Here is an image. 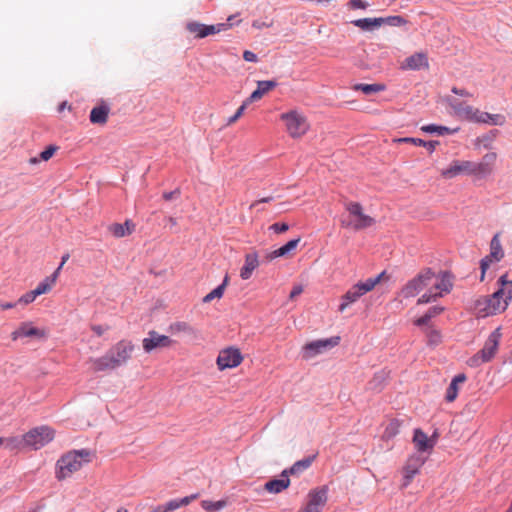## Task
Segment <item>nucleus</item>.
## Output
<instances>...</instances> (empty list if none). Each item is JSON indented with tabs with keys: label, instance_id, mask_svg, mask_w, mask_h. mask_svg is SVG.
Listing matches in <instances>:
<instances>
[{
	"label": "nucleus",
	"instance_id": "obj_1",
	"mask_svg": "<svg viewBox=\"0 0 512 512\" xmlns=\"http://www.w3.org/2000/svg\"><path fill=\"white\" fill-rule=\"evenodd\" d=\"M499 288L488 296H481L475 300L474 311L478 317H487L502 313L512 300V281L507 279V274L498 279Z\"/></svg>",
	"mask_w": 512,
	"mask_h": 512
},
{
	"label": "nucleus",
	"instance_id": "obj_2",
	"mask_svg": "<svg viewBox=\"0 0 512 512\" xmlns=\"http://www.w3.org/2000/svg\"><path fill=\"white\" fill-rule=\"evenodd\" d=\"M135 346L131 341L120 340L105 355L89 360L93 372L115 370L126 364L132 357Z\"/></svg>",
	"mask_w": 512,
	"mask_h": 512
},
{
	"label": "nucleus",
	"instance_id": "obj_3",
	"mask_svg": "<svg viewBox=\"0 0 512 512\" xmlns=\"http://www.w3.org/2000/svg\"><path fill=\"white\" fill-rule=\"evenodd\" d=\"M89 450H73L63 455L57 461V478L65 479L79 471L82 466L91 461Z\"/></svg>",
	"mask_w": 512,
	"mask_h": 512
},
{
	"label": "nucleus",
	"instance_id": "obj_4",
	"mask_svg": "<svg viewBox=\"0 0 512 512\" xmlns=\"http://www.w3.org/2000/svg\"><path fill=\"white\" fill-rule=\"evenodd\" d=\"M280 120L284 123L287 134L293 139L302 138L310 129L307 117L297 109L282 113Z\"/></svg>",
	"mask_w": 512,
	"mask_h": 512
},
{
	"label": "nucleus",
	"instance_id": "obj_5",
	"mask_svg": "<svg viewBox=\"0 0 512 512\" xmlns=\"http://www.w3.org/2000/svg\"><path fill=\"white\" fill-rule=\"evenodd\" d=\"M501 337V329H495L485 341L483 348L467 360V365L477 368L484 363L490 362L498 351Z\"/></svg>",
	"mask_w": 512,
	"mask_h": 512
},
{
	"label": "nucleus",
	"instance_id": "obj_6",
	"mask_svg": "<svg viewBox=\"0 0 512 512\" xmlns=\"http://www.w3.org/2000/svg\"><path fill=\"white\" fill-rule=\"evenodd\" d=\"M453 287L452 275L449 272H441L436 281H432V287L417 300V304H426L436 301L437 298L447 294Z\"/></svg>",
	"mask_w": 512,
	"mask_h": 512
},
{
	"label": "nucleus",
	"instance_id": "obj_7",
	"mask_svg": "<svg viewBox=\"0 0 512 512\" xmlns=\"http://www.w3.org/2000/svg\"><path fill=\"white\" fill-rule=\"evenodd\" d=\"M435 273L431 268L421 270L414 278L406 283L401 290L404 298H412L418 295L423 289L432 284Z\"/></svg>",
	"mask_w": 512,
	"mask_h": 512
},
{
	"label": "nucleus",
	"instance_id": "obj_8",
	"mask_svg": "<svg viewBox=\"0 0 512 512\" xmlns=\"http://www.w3.org/2000/svg\"><path fill=\"white\" fill-rule=\"evenodd\" d=\"M24 436L29 449L39 450L54 439L55 431L43 425L29 430Z\"/></svg>",
	"mask_w": 512,
	"mask_h": 512
},
{
	"label": "nucleus",
	"instance_id": "obj_9",
	"mask_svg": "<svg viewBox=\"0 0 512 512\" xmlns=\"http://www.w3.org/2000/svg\"><path fill=\"white\" fill-rule=\"evenodd\" d=\"M425 462L426 458L416 453L407 458L401 470L403 476L401 484L402 489L407 488L411 484L414 477L420 473Z\"/></svg>",
	"mask_w": 512,
	"mask_h": 512
},
{
	"label": "nucleus",
	"instance_id": "obj_10",
	"mask_svg": "<svg viewBox=\"0 0 512 512\" xmlns=\"http://www.w3.org/2000/svg\"><path fill=\"white\" fill-rule=\"evenodd\" d=\"M504 258V250L502 248L500 233H496L490 242V253L480 262L481 276L480 280L485 279V273L492 262H499Z\"/></svg>",
	"mask_w": 512,
	"mask_h": 512
},
{
	"label": "nucleus",
	"instance_id": "obj_11",
	"mask_svg": "<svg viewBox=\"0 0 512 512\" xmlns=\"http://www.w3.org/2000/svg\"><path fill=\"white\" fill-rule=\"evenodd\" d=\"M440 174L444 179H453L459 175L477 176L475 162L468 160H454L447 168L442 169Z\"/></svg>",
	"mask_w": 512,
	"mask_h": 512
},
{
	"label": "nucleus",
	"instance_id": "obj_12",
	"mask_svg": "<svg viewBox=\"0 0 512 512\" xmlns=\"http://www.w3.org/2000/svg\"><path fill=\"white\" fill-rule=\"evenodd\" d=\"M346 210L350 213L354 220L349 225L355 230H362L374 224V219L364 214L363 207L358 202H348L345 204Z\"/></svg>",
	"mask_w": 512,
	"mask_h": 512
},
{
	"label": "nucleus",
	"instance_id": "obj_13",
	"mask_svg": "<svg viewBox=\"0 0 512 512\" xmlns=\"http://www.w3.org/2000/svg\"><path fill=\"white\" fill-rule=\"evenodd\" d=\"M339 341V337H332L309 342L303 347V358L306 360L311 359L323 351L337 346Z\"/></svg>",
	"mask_w": 512,
	"mask_h": 512
},
{
	"label": "nucleus",
	"instance_id": "obj_14",
	"mask_svg": "<svg viewBox=\"0 0 512 512\" xmlns=\"http://www.w3.org/2000/svg\"><path fill=\"white\" fill-rule=\"evenodd\" d=\"M243 356L238 348L229 347L220 351L217 365L220 370L235 368L241 364Z\"/></svg>",
	"mask_w": 512,
	"mask_h": 512
},
{
	"label": "nucleus",
	"instance_id": "obj_15",
	"mask_svg": "<svg viewBox=\"0 0 512 512\" xmlns=\"http://www.w3.org/2000/svg\"><path fill=\"white\" fill-rule=\"evenodd\" d=\"M327 502V488L322 487L309 492L308 502L299 512H321Z\"/></svg>",
	"mask_w": 512,
	"mask_h": 512
},
{
	"label": "nucleus",
	"instance_id": "obj_16",
	"mask_svg": "<svg viewBox=\"0 0 512 512\" xmlns=\"http://www.w3.org/2000/svg\"><path fill=\"white\" fill-rule=\"evenodd\" d=\"M233 16H230L225 23H218L214 25H205L194 22V37L205 38L210 35H214L223 31H226L232 27L231 20Z\"/></svg>",
	"mask_w": 512,
	"mask_h": 512
},
{
	"label": "nucleus",
	"instance_id": "obj_17",
	"mask_svg": "<svg viewBox=\"0 0 512 512\" xmlns=\"http://www.w3.org/2000/svg\"><path fill=\"white\" fill-rule=\"evenodd\" d=\"M173 341L165 335H161L155 331H150L148 337L142 341L143 349L145 352L150 353L158 348H165L171 346Z\"/></svg>",
	"mask_w": 512,
	"mask_h": 512
},
{
	"label": "nucleus",
	"instance_id": "obj_18",
	"mask_svg": "<svg viewBox=\"0 0 512 512\" xmlns=\"http://www.w3.org/2000/svg\"><path fill=\"white\" fill-rule=\"evenodd\" d=\"M469 121L501 126L505 123V117L501 114H490L488 112L481 111L478 108H474Z\"/></svg>",
	"mask_w": 512,
	"mask_h": 512
},
{
	"label": "nucleus",
	"instance_id": "obj_19",
	"mask_svg": "<svg viewBox=\"0 0 512 512\" xmlns=\"http://www.w3.org/2000/svg\"><path fill=\"white\" fill-rule=\"evenodd\" d=\"M497 160V153H486L480 162L475 163L477 176H486L492 173Z\"/></svg>",
	"mask_w": 512,
	"mask_h": 512
},
{
	"label": "nucleus",
	"instance_id": "obj_20",
	"mask_svg": "<svg viewBox=\"0 0 512 512\" xmlns=\"http://www.w3.org/2000/svg\"><path fill=\"white\" fill-rule=\"evenodd\" d=\"M45 336L44 331L34 327L31 323L24 322L22 323L15 331L12 332L11 338L13 340H17L21 337H39L42 338Z\"/></svg>",
	"mask_w": 512,
	"mask_h": 512
},
{
	"label": "nucleus",
	"instance_id": "obj_21",
	"mask_svg": "<svg viewBox=\"0 0 512 512\" xmlns=\"http://www.w3.org/2000/svg\"><path fill=\"white\" fill-rule=\"evenodd\" d=\"M290 485V479L288 478V471L284 470L281 474V479H272L268 481L264 485V489L272 494H277L285 489H287Z\"/></svg>",
	"mask_w": 512,
	"mask_h": 512
},
{
	"label": "nucleus",
	"instance_id": "obj_22",
	"mask_svg": "<svg viewBox=\"0 0 512 512\" xmlns=\"http://www.w3.org/2000/svg\"><path fill=\"white\" fill-rule=\"evenodd\" d=\"M423 67H428V58L425 53H415L407 57L402 64V69L419 70Z\"/></svg>",
	"mask_w": 512,
	"mask_h": 512
},
{
	"label": "nucleus",
	"instance_id": "obj_23",
	"mask_svg": "<svg viewBox=\"0 0 512 512\" xmlns=\"http://www.w3.org/2000/svg\"><path fill=\"white\" fill-rule=\"evenodd\" d=\"M413 444L418 452L432 450L434 442L420 428L414 430Z\"/></svg>",
	"mask_w": 512,
	"mask_h": 512
},
{
	"label": "nucleus",
	"instance_id": "obj_24",
	"mask_svg": "<svg viewBox=\"0 0 512 512\" xmlns=\"http://www.w3.org/2000/svg\"><path fill=\"white\" fill-rule=\"evenodd\" d=\"M259 266V257L256 252L248 253L245 256V263L240 270V277L247 280L252 276L253 271Z\"/></svg>",
	"mask_w": 512,
	"mask_h": 512
},
{
	"label": "nucleus",
	"instance_id": "obj_25",
	"mask_svg": "<svg viewBox=\"0 0 512 512\" xmlns=\"http://www.w3.org/2000/svg\"><path fill=\"white\" fill-rule=\"evenodd\" d=\"M135 230V224L131 220H126L124 224L112 223L108 231L116 238H122L131 235Z\"/></svg>",
	"mask_w": 512,
	"mask_h": 512
},
{
	"label": "nucleus",
	"instance_id": "obj_26",
	"mask_svg": "<svg viewBox=\"0 0 512 512\" xmlns=\"http://www.w3.org/2000/svg\"><path fill=\"white\" fill-rule=\"evenodd\" d=\"M277 86V82L273 80L258 81L257 89L253 91L250 97L247 99L250 103L260 100L265 94L274 89Z\"/></svg>",
	"mask_w": 512,
	"mask_h": 512
},
{
	"label": "nucleus",
	"instance_id": "obj_27",
	"mask_svg": "<svg viewBox=\"0 0 512 512\" xmlns=\"http://www.w3.org/2000/svg\"><path fill=\"white\" fill-rule=\"evenodd\" d=\"M299 242H300V238L290 240L289 242H287L282 247H280V248L272 251L271 253H269L267 255V259L268 260H273L275 258L285 257V256H289V255L293 254V252L296 250Z\"/></svg>",
	"mask_w": 512,
	"mask_h": 512
},
{
	"label": "nucleus",
	"instance_id": "obj_28",
	"mask_svg": "<svg viewBox=\"0 0 512 512\" xmlns=\"http://www.w3.org/2000/svg\"><path fill=\"white\" fill-rule=\"evenodd\" d=\"M364 294L356 285L352 286L341 298L339 312H344L352 303L356 302Z\"/></svg>",
	"mask_w": 512,
	"mask_h": 512
},
{
	"label": "nucleus",
	"instance_id": "obj_29",
	"mask_svg": "<svg viewBox=\"0 0 512 512\" xmlns=\"http://www.w3.org/2000/svg\"><path fill=\"white\" fill-rule=\"evenodd\" d=\"M465 381H466L465 374H458L452 379L450 385L448 386V388L446 390V394H445V399L447 402H453L457 398L458 392H459V386L461 384H463Z\"/></svg>",
	"mask_w": 512,
	"mask_h": 512
},
{
	"label": "nucleus",
	"instance_id": "obj_30",
	"mask_svg": "<svg viewBox=\"0 0 512 512\" xmlns=\"http://www.w3.org/2000/svg\"><path fill=\"white\" fill-rule=\"evenodd\" d=\"M354 26L363 31H373L383 25L382 17L379 18H362L351 22Z\"/></svg>",
	"mask_w": 512,
	"mask_h": 512
},
{
	"label": "nucleus",
	"instance_id": "obj_31",
	"mask_svg": "<svg viewBox=\"0 0 512 512\" xmlns=\"http://www.w3.org/2000/svg\"><path fill=\"white\" fill-rule=\"evenodd\" d=\"M109 107L107 105H100L94 107L90 112V121L93 124L104 125L108 120Z\"/></svg>",
	"mask_w": 512,
	"mask_h": 512
},
{
	"label": "nucleus",
	"instance_id": "obj_32",
	"mask_svg": "<svg viewBox=\"0 0 512 512\" xmlns=\"http://www.w3.org/2000/svg\"><path fill=\"white\" fill-rule=\"evenodd\" d=\"M398 143H411L416 146H423L428 149L430 153H433L436 146L439 145L438 141H424L420 138H411V137H404V138H398L394 140Z\"/></svg>",
	"mask_w": 512,
	"mask_h": 512
},
{
	"label": "nucleus",
	"instance_id": "obj_33",
	"mask_svg": "<svg viewBox=\"0 0 512 512\" xmlns=\"http://www.w3.org/2000/svg\"><path fill=\"white\" fill-rule=\"evenodd\" d=\"M3 445H5V448L10 451H20L28 448L24 435L21 437L12 436L4 438Z\"/></svg>",
	"mask_w": 512,
	"mask_h": 512
},
{
	"label": "nucleus",
	"instance_id": "obj_34",
	"mask_svg": "<svg viewBox=\"0 0 512 512\" xmlns=\"http://www.w3.org/2000/svg\"><path fill=\"white\" fill-rule=\"evenodd\" d=\"M228 282H229V278L226 275L224 277L222 284H220L218 287H216L210 293H208L206 296L203 297V299H202L203 303H210L211 301H213L215 299H217V300L221 299L223 297L225 289L228 285Z\"/></svg>",
	"mask_w": 512,
	"mask_h": 512
},
{
	"label": "nucleus",
	"instance_id": "obj_35",
	"mask_svg": "<svg viewBox=\"0 0 512 512\" xmlns=\"http://www.w3.org/2000/svg\"><path fill=\"white\" fill-rule=\"evenodd\" d=\"M401 424V421L398 419L390 420L385 427L382 438L386 441L393 439L400 432Z\"/></svg>",
	"mask_w": 512,
	"mask_h": 512
},
{
	"label": "nucleus",
	"instance_id": "obj_36",
	"mask_svg": "<svg viewBox=\"0 0 512 512\" xmlns=\"http://www.w3.org/2000/svg\"><path fill=\"white\" fill-rule=\"evenodd\" d=\"M385 276V272H381L379 275H377L374 278H368L364 282H359L355 284L358 288H360L361 292L363 294H366L367 292H370L375 288V286L381 281V279Z\"/></svg>",
	"mask_w": 512,
	"mask_h": 512
},
{
	"label": "nucleus",
	"instance_id": "obj_37",
	"mask_svg": "<svg viewBox=\"0 0 512 512\" xmlns=\"http://www.w3.org/2000/svg\"><path fill=\"white\" fill-rule=\"evenodd\" d=\"M494 139L495 134L492 132L481 135L474 140V147L475 149H490L492 147Z\"/></svg>",
	"mask_w": 512,
	"mask_h": 512
},
{
	"label": "nucleus",
	"instance_id": "obj_38",
	"mask_svg": "<svg viewBox=\"0 0 512 512\" xmlns=\"http://www.w3.org/2000/svg\"><path fill=\"white\" fill-rule=\"evenodd\" d=\"M353 89L356 90V91H361V92H363L366 95H369V94H372V93H378V92L384 91L385 90V85L384 84H379V83H375V84L360 83V84H356L353 87Z\"/></svg>",
	"mask_w": 512,
	"mask_h": 512
},
{
	"label": "nucleus",
	"instance_id": "obj_39",
	"mask_svg": "<svg viewBox=\"0 0 512 512\" xmlns=\"http://www.w3.org/2000/svg\"><path fill=\"white\" fill-rule=\"evenodd\" d=\"M421 131L426 133H437L439 135L453 134L458 131V128L451 129L446 126H440L435 124L424 125L421 127Z\"/></svg>",
	"mask_w": 512,
	"mask_h": 512
},
{
	"label": "nucleus",
	"instance_id": "obj_40",
	"mask_svg": "<svg viewBox=\"0 0 512 512\" xmlns=\"http://www.w3.org/2000/svg\"><path fill=\"white\" fill-rule=\"evenodd\" d=\"M315 455L313 456H310V457H307L305 459H302V460H299L297 462H295L293 464V466L287 470L288 471V474H298L304 470H306L307 468H309L312 464V462L314 461L315 459Z\"/></svg>",
	"mask_w": 512,
	"mask_h": 512
},
{
	"label": "nucleus",
	"instance_id": "obj_41",
	"mask_svg": "<svg viewBox=\"0 0 512 512\" xmlns=\"http://www.w3.org/2000/svg\"><path fill=\"white\" fill-rule=\"evenodd\" d=\"M192 496H185L183 498L172 499L166 503V509L168 512H172L180 507L187 506L191 503Z\"/></svg>",
	"mask_w": 512,
	"mask_h": 512
},
{
	"label": "nucleus",
	"instance_id": "obj_42",
	"mask_svg": "<svg viewBox=\"0 0 512 512\" xmlns=\"http://www.w3.org/2000/svg\"><path fill=\"white\" fill-rule=\"evenodd\" d=\"M425 333H426V336H427V339H428L427 340L428 344L431 345V346L438 345L441 342V340H442L441 333L437 329L429 327V328H427L425 330Z\"/></svg>",
	"mask_w": 512,
	"mask_h": 512
},
{
	"label": "nucleus",
	"instance_id": "obj_43",
	"mask_svg": "<svg viewBox=\"0 0 512 512\" xmlns=\"http://www.w3.org/2000/svg\"><path fill=\"white\" fill-rule=\"evenodd\" d=\"M225 504V501L222 500L216 502L204 500L201 502V506L208 512L218 511L222 509L225 506Z\"/></svg>",
	"mask_w": 512,
	"mask_h": 512
},
{
	"label": "nucleus",
	"instance_id": "obj_44",
	"mask_svg": "<svg viewBox=\"0 0 512 512\" xmlns=\"http://www.w3.org/2000/svg\"><path fill=\"white\" fill-rule=\"evenodd\" d=\"M383 25L387 24L390 26H402L407 23V21L401 16H389L382 17Z\"/></svg>",
	"mask_w": 512,
	"mask_h": 512
},
{
	"label": "nucleus",
	"instance_id": "obj_45",
	"mask_svg": "<svg viewBox=\"0 0 512 512\" xmlns=\"http://www.w3.org/2000/svg\"><path fill=\"white\" fill-rule=\"evenodd\" d=\"M447 102L457 116L461 114L462 109L465 108V106L467 105L464 102H461L458 99L451 97H447Z\"/></svg>",
	"mask_w": 512,
	"mask_h": 512
},
{
	"label": "nucleus",
	"instance_id": "obj_46",
	"mask_svg": "<svg viewBox=\"0 0 512 512\" xmlns=\"http://www.w3.org/2000/svg\"><path fill=\"white\" fill-rule=\"evenodd\" d=\"M249 104H250V102L246 99L243 102V104L237 109L236 113L228 119L227 124L231 125V124L235 123L243 115L246 107Z\"/></svg>",
	"mask_w": 512,
	"mask_h": 512
},
{
	"label": "nucleus",
	"instance_id": "obj_47",
	"mask_svg": "<svg viewBox=\"0 0 512 512\" xmlns=\"http://www.w3.org/2000/svg\"><path fill=\"white\" fill-rule=\"evenodd\" d=\"M58 150V147L55 145H49L44 151H42L39 155L40 159L43 161H48L53 157L55 152Z\"/></svg>",
	"mask_w": 512,
	"mask_h": 512
},
{
	"label": "nucleus",
	"instance_id": "obj_48",
	"mask_svg": "<svg viewBox=\"0 0 512 512\" xmlns=\"http://www.w3.org/2000/svg\"><path fill=\"white\" fill-rule=\"evenodd\" d=\"M52 289L50 283H48L45 279L38 284V286L34 289V294L37 296L48 293Z\"/></svg>",
	"mask_w": 512,
	"mask_h": 512
},
{
	"label": "nucleus",
	"instance_id": "obj_49",
	"mask_svg": "<svg viewBox=\"0 0 512 512\" xmlns=\"http://www.w3.org/2000/svg\"><path fill=\"white\" fill-rule=\"evenodd\" d=\"M37 295L34 294V290L32 291H29L27 293H25L24 295H22L20 298H19V303H22V304H29V303H32L35 299H36Z\"/></svg>",
	"mask_w": 512,
	"mask_h": 512
},
{
	"label": "nucleus",
	"instance_id": "obj_50",
	"mask_svg": "<svg viewBox=\"0 0 512 512\" xmlns=\"http://www.w3.org/2000/svg\"><path fill=\"white\" fill-rule=\"evenodd\" d=\"M270 229L276 233H284L289 229V226L286 223H274L270 226Z\"/></svg>",
	"mask_w": 512,
	"mask_h": 512
},
{
	"label": "nucleus",
	"instance_id": "obj_51",
	"mask_svg": "<svg viewBox=\"0 0 512 512\" xmlns=\"http://www.w3.org/2000/svg\"><path fill=\"white\" fill-rule=\"evenodd\" d=\"M348 5L352 9H366L368 7V4L363 0H350Z\"/></svg>",
	"mask_w": 512,
	"mask_h": 512
},
{
	"label": "nucleus",
	"instance_id": "obj_52",
	"mask_svg": "<svg viewBox=\"0 0 512 512\" xmlns=\"http://www.w3.org/2000/svg\"><path fill=\"white\" fill-rule=\"evenodd\" d=\"M475 107L471 106V105H466L465 108L462 109V112L461 114L459 115L460 118L464 119V120H467L469 121L471 115H472V112L474 110Z\"/></svg>",
	"mask_w": 512,
	"mask_h": 512
},
{
	"label": "nucleus",
	"instance_id": "obj_53",
	"mask_svg": "<svg viewBox=\"0 0 512 512\" xmlns=\"http://www.w3.org/2000/svg\"><path fill=\"white\" fill-rule=\"evenodd\" d=\"M444 311V308L441 306H433L429 308V310L426 312L427 315H429V318L432 319L438 315H440Z\"/></svg>",
	"mask_w": 512,
	"mask_h": 512
},
{
	"label": "nucleus",
	"instance_id": "obj_54",
	"mask_svg": "<svg viewBox=\"0 0 512 512\" xmlns=\"http://www.w3.org/2000/svg\"><path fill=\"white\" fill-rule=\"evenodd\" d=\"M243 58L247 62H257V55L249 50L244 51Z\"/></svg>",
	"mask_w": 512,
	"mask_h": 512
},
{
	"label": "nucleus",
	"instance_id": "obj_55",
	"mask_svg": "<svg viewBox=\"0 0 512 512\" xmlns=\"http://www.w3.org/2000/svg\"><path fill=\"white\" fill-rule=\"evenodd\" d=\"M452 92L456 95L462 96V97H472L473 95L467 91L466 89H459L457 87L452 88Z\"/></svg>",
	"mask_w": 512,
	"mask_h": 512
},
{
	"label": "nucleus",
	"instance_id": "obj_56",
	"mask_svg": "<svg viewBox=\"0 0 512 512\" xmlns=\"http://www.w3.org/2000/svg\"><path fill=\"white\" fill-rule=\"evenodd\" d=\"M303 292V288L300 285L294 286L292 291L290 292L289 298L291 300L295 299L297 296H299Z\"/></svg>",
	"mask_w": 512,
	"mask_h": 512
},
{
	"label": "nucleus",
	"instance_id": "obj_57",
	"mask_svg": "<svg viewBox=\"0 0 512 512\" xmlns=\"http://www.w3.org/2000/svg\"><path fill=\"white\" fill-rule=\"evenodd\" d=\"M431 319L429 318V315H427L426 313L421 316L420 318H418L417 320H415V325L417 326H424V325H427L429 323Z\"/></svg>",
	"mask_w": 512,
	"mask_h": 512
},
{
	"label": "nucleus",
	"instance_id": "obj_58",
	"mask_svg": "<svg viewBox=\"0 0 512 512\" xmlns=\"http://www.w3.org/2000/svg\"><path fill=\"white\" fill-rule=\"evenodd\" d=\"M59 269H56L52 275H50L49 277H46L45 280L50 283V285L53 287L57 281V278L59 276Z\"/></svg>",
	"mask_w": 512,
	"mask_h": 512
},
{
	"label": "nucleus",
	"instance_id": "obj_59",
	"mask_svg": "<svg viewBox=\"0 0 512 512\" xmlns=\"http://www.w3.org/2000/svg\"><path fill=\"white\" fill-rule=\"evenodd\" d=\"M252 26L254 28H256V29L269 28V27L272 26V22L271 23H266V22H262V21H259V20H255V21H253Z\"/></svg>",
	"mask_w": 512,
	"mask_h": 512
},
{
	"label": "nucleus",
	"instance_id": "obj_60",
	"mask_svg": "<svg viewBox=\"0 0 512 512\" xmlns=\"http://www.w3.org/2000/svg\"><path fill=\"white\" fill-rule=\"evenodd\" d=\"M91 329L97 336H102L103 333L106 331V328H104L101 325H92Z\"/></svg>",
	"mask_w": 512,
	"mask_h": 512
},
{
	"label": "nucleus",
	"instance_id": "obj_61",
	"mask_svg": "<svg viewBox=\"0 0 512 512\" xmlns=\"http://www.w3.org/2000/svg\"><path fill=\"white\" fill-rule=\"evenodd\" d=\"M273 200V197L272 196H268V197H264V198H261L257 201H254L251 205H250V209L256 207L259 203H268V202H271Z\"/></svg>",
	"mask_w": 512,
	"mask_h": 512
},
{
	"label": "nucleus",
	"instance_id": "obj_62",
	"mask_svg": "<svg viewBox=\"0 0 512 512\" xmlns=\"http://www.w3.org/2000/svg\"><path fill=\"white\" fill-rule=\"evenodd\" d=\"M150 512H168V510L166 509V504H164L152 508Z\"/></svg>",
	"mask_w": 512,
	"mask_h": 512
},
{
	"label": "nucleus",
	"instance_id": "obj_63",
	"mask_svg": "<svg viewBox=\"0 0 512 512\" xmlns=\"http://www.w3.org/2000/svg\"><path fill=\"white\" fill-rule=\"evenodd\" d=\"M0 307L2 310H7V309H11V308H14L15 307V304L14 303H11V302H1L0 303Z\"/></svg>",
	"mask_w": 512,
	"mask_h": 512
},
{
	"label": "nucleus",
	"instance_id": "obj_64",
	"mask_svg": "<svg viewBox=\"0 0 512 512\" xmlns=\"http://www.w3.org/2000/svg\"><path fill=\"white\" fill-rule=\"evenodd\" d=\"M176 194H178V192H177V191H173V192H166V193H164V194H163V198H164L165 200H171L172 198H174V196H175Z\"/></svg>",
	"mask_w": 512,
	"mask_h": 512
}]
</instances>
